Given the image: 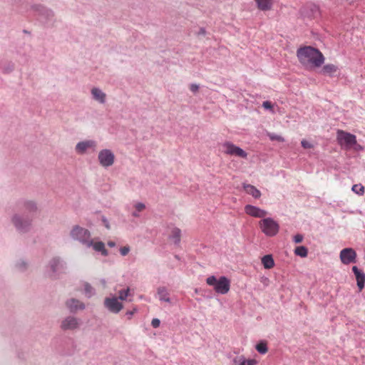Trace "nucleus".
<instances>
[{
  "label": "nucleus",
  "mask_w": 365,
  "mask_h": 365,
  "mask_svg": "<svg viewBox=\"0 0 365 365\" xmlns=\"http://www.w3.org/2000/svg\"><path fill=\"white\" fill-rule=\"evenodd\" d=\"M297 56L300 63L305 68H319L324 62L322 52L312 46L299 48L297 51Z\"/></svg>",
  "instance_id": "f257e3e1"
},
{
  "label": "nucleus",
  "mask_w": 365,
  "mask_h": 365,
  "mask_svg": "<svg viewBox=\"0 0 365 365\" xmlns=\"http://www.w3.org/2000/svg\"><path fill=\"white\" fill-rule=\"evenodd\" d=\"M10 220L18 232L25 234L31 230L34 220L29 215L19 211L11 215Z\"/></svg>",
  "instance_id": "f03ea898"
},
{
  "label": "nucleus",
  "mask_w": 365,
  "mask_h": 365,
  "mask_svg": "<svg viewBox=\"0 0 365 365\" xmlns=\"http://www.w3.org/2000/svg\"><path fill=\"white\" fill-rule=\"evenodd\" d=\"M66 262L60 257L51 258L46 266V274L51 279H57L60 274L66 272Z\"/></svg>",
  "instance_id": "7ed1b4c3"
},
{
  "label": "nucleus",
  "mask_w": 365,
  "mask_h": 365,
  "mask_svg": "<svg viewBox=\"0 0 365 365\" xmlns=\"http://www.w3.org/2000/svg\"><path fill=\"white\" fill-rule=\"evenodd\" d=\"M206 283L220 294H226L230 289V280L225 276H221L218 279L214 275L210 276L206 279Z\"/></svg>",
  "instance_id": "20e7f679"
},
{
  "label": "nucleus",
  "mask_w": 365,
  "mask_h": 365,
  "mask_svg": "<svg viewBox=\"0 0 365 365\" xmlns=\"http://www.w3.org/2000/svg\"><path fill=\"white\" fill-rule=\"evenodd\" d=\"M70 235L73 240L78 241L86 247H91L92 239L88 230L76 225L71 229Z\"/></svg>",
  "instance_id": "39448f33"
},
{
  "label": "nucleus",
  "mask_w": 365,
  "mask_h": 365,
  "mask_svg": "<svg viewBox=\"0 0 365 365\" xmlns=\"http://www.w3.org/2000/svg\"><path fill=\"white\" fill-rule=\"evenodd\" d=\"M261 231L267 237H274L279 230V225L272 217H267L259 222Z\"/></svg>",
  "instance_id": "423d86ee"
},
{
  "label": "nucleus",
  "mask_w": 365,
  "mask_h": 365,
  "mask_svg": "<svg viewBox=\"0 0 365 365\" xmlns=\"http://www.w3.org/2000/svg\"><path fill=\"white\" fill-rule=\"evenodd\" d=\"M30 11L34 15L38 16L42 21H49L53 18L52 10L41 4H33L30 6Z\"/></svg>",
  "instance_id": "0eeeda50"
},
{
  "label": "nucleus",
  "mask_w": 365,
  "mask_h": 365,
  "mask_svg": "<svg viewBox=\"0 0 365 365\" xmlns=\"http://www.w3.org/2000/svg\"><path fill=\"white\" fill-rule=\"evenodd\" d=\"M16 207L20 212L29 215L34 218V215L38 212V205L34 200H21L17 202Z\"/></svg>",
  "instance_id": "6e6552de"
},
{
  "label": "nucleus",
  "mask_w": 365,
  "mask_h": 365,
  "mask_svg": "<svg viewBox=\"0 0 365 365\" xmlns=\"http://www.w3.org/2000/svg\"><path fill=\"white\" fill-rule=\"evenodd\" d=\"M98 160L102 167L107 168L113 165L115 155L110 149H103L98 153Z\"/></svg>",
  "instance_id": "1a4fd4ad"
},
{
  "label": "nucleus",
  "mask_w": 365,
  "mask_h": 365,
  "mask_svg": "<svg viewBox=\"0 0 365 365\" xmlns=\"http://www.w3.org/2000/svg\"><path fill=\"white\" fill-rule=\"evenodd\" d=\"M97 148V142L94 140H84L77 143L75 151L78 155H85L88 151L95 152Z\"/></svg>",
  "instance_id": "9d476101"
},
{
  "label": "nucleus",
  "mask_w": 365,
  "mask_h": 365,
  "mask_svg": "<svg viewBox=\"0 0 365 365\" xmlns=\"http://www.w3.org/2000/svg\"><path fill=\"white\" fill-rule=\"evenodd\" d=\"M222 147L224 148V153L227 155L237 156L242 158H247V153L244 150L231 142L224 143Z\"/></svg>",
  "instance_id": "9b49d317"
},
{
  "label": "nucleus",
  "mask_w": 365,
  "mask_h": 365,
  "mask_svg": "<svg viewBox=\"0 0 365 365\" xmlns=\"http://www.w3.org/2000/svg\"><path fill=\"white\" fill-rule=\"evenodd\" d=\"M104 307L111 313L118 314L123 308V305L115 296L106 297L104 299Z\"/></svg>",
  "instance_id": "f8f14e48"
},
{
  "label": "nucleus",
  "mask_w": 365,
  "mask_h": 365,
  "mask_svg": "<svg viewBox=\"0 0 365 365\" xmlns=\"http://www.w3.org/2000/svg\"><path fill=\"white\" fill-rule=\"evenodd\" d=\"M337 140L341 145H344L347 148H351L354 145L356 144V138L354 135L342 130L338 131Z\"/></svg>",
  "instance_id": "ddd939ff"
},
{
  "label": "nucleus",
  "mask_w": 365,
  "mask_h": 365,
  "mask_svg": "<svg viewBox=\"0 0 365 365\" xmlns=\"http://www.w3.org/2000/svg\"><path fill=\"white\" fill-rule=\"evenodd\" d=\"M81 324L80 319L73 316H68L62 320L60 327L63 331L75 330L78 329Z\"/></svg>",
  "instance_id": "4468645a"
},
{
  "label": "nucleus",
  "mask_w": 365,
  "mask_h": 365,
  "mask_svg": "<svg viewBox=\"0 0 365 365\" xmlns=\"http://www.w3.org/2000/svg\"><path fill=\"white\" fill-rule=\"evenodd\" d=\"M356 257V253L352 248H344L340 252V259L344 264L354 262Z\"/></svg>",
  "instance_id": "2eb2a0df"
},
{
  "label": "nucleus",
  "mask_w": 365,
  "mask_h": 365,
  "mask_svg": "<svg viewBox=\"0 0 365 365\" xmlns=\"http://www.w3.org/2000/svg\"><path fill=\"white\" fill-rule=\"evenodd\" d=\"M65 304L71 313H76L78 310H83L86 308V305L83 302L75 298L67 299Z\"/></svg>",
  "instance_id": "dca6fc26"
},
{
  "label": "nucleus",
  "mask_w": 365,
  "mask_h": 365,
  "mask_svg": "<svg viewBox=\"0 0 365 365\" xmlns=\"http://www.w3.org/2000/svg\"><path fill=\"white\" fill-rule=\"evenodd\" d=\"M245 212L252 217L259 218L264 217L267 214L266 210L251 205L245 207Z\"/></svg>",
  "instance_id": "f3484780"
},
{
  "label": "nucleus",
  "mask_w": 365,
  "mask_h": 365,
  "mask_svg": "<svg viewBox=\"0 0 365 365\" xmlns=\"http://www.w3.org/2000/svg\"><path fill=\"white\" fill-rule=\"evenodd\" d=\"M92 99L100 104H104L106 102V94L99 88L93 87L91 90Z\"/></svg>",
  "instance_id": "a211bd4d"
},
{
  "label": "nucleus",
  "mask_w": 365,
  "mask_h": 365,
  "mask_svg": "<svg viewBox=\"0 0 365 365\" xmlns=\"http://www.w3.org/2000/svg\"><path fill=\"white\" fill-rule=\"evenodd\" d=\"M352 272L355 275L357 286L359 290H361L364 287L365 273L362 270L359 269L356 266H354L352 267Z\"/></svg>",
  "instance_id": "6ab92c4d"
},
{
  "label": "nucleus",
  "mask_w": 365,
  "mask_h": 365,
  "mask_svg": "<svg viewBox=\"0 0 365 365\" xmlns=\"http://www.w3.org/2000/svg\"><path fill=\"white\" fill-rule=\"evenodd\" d=\"M157 294L158 296L159 300L161 302H165L168 303L171 302V299L170 298V294L168 290L165 287H160L158 288Z\"/></svg>",
  "instance_id": "aec40b11"
},
{
  "label": "nucleus",
  "mask_w": 365,
  "mask_h": 365,
  "mask_svg": "<svg viewBox=\"0 0 365 365\" xmlns=\"http://www.w3.org/2000/svg\"><path fill=\"white\" fill-rule=\"evenodd\" d=\"M235 365H256L257 361L255 359H246L243 356H236L232 360Z\"/></svg>",
  "instance_id": "412c9836"
},
{
  "label": "nucleus",
  "mask_w": 365,
  "mask_h": 365,
  "mask_svg": "<svg viewBox=\"0 0 365 365\" xmlns=\"http://www.w3.org/2000/svg\"><path fill=\"white\" fill-rule=\"evenodd\" d=\"M255 1L261 11H269L273 5L272 0H255Z\"/></svg>",
  "instance_id": "4be33fe9"
},
{
  "label": "nucleus",
  "mask_w": 365,
  "mask_h": 365,
  "mask_svg": "<svg viewBox=\"0 0 365 365\" xmlns=\"http://www.w3.org/2000/svg\"><path fill=\"white\" fill-rule=\"evenodd\" d=\"M91 247L93 248V250L95 251L101 252V254L103 256L106 257V256L108 255V252L105 248V245H104V243L103 242H94L93 240H92Z\"/></svg>",
  "instance_id": "5701e85b"
},
{
  "label": "nucleus",
  "mask_w": 365,
  "mask_h": 365,
  "mask_svg": "<svg viewBox=\"0 0 365 365\" xmlns=\"http://www.w3.org/2000/svg\"><path fill=\"white\" fill-rule=\"evenodd\" d=\"M244 189L247 194L252 195L255 199H258L261 196V192L252 185H245Z\"/></svg>",
  "instance_id": "b1692460"
},
{
  "label": "nucleus",
  "mask_w": 365,
  "mask_h": 365,
  "mask_svg": "<svg viewBox=\"0 0 365 365\" xmlns=\"http://www.w3.org/2000/svg\"><path fill=\"white\" fill-rule=\"evenodd\" d=\"M170 239L173 241L174 244L178 245L180 242L181 230L178 227H173L169 236Z\"/></svg>",
  "instance_id": "393cba45"
},
{
  "label": "nucleus",
  "mask_w": 365,
  "mask_h": 365,
  "mask_svg": "<svg viewBox=\"0 0 365 365\" xmlns=\"http://www.w3.org/2000/svg\"><path fill=\"white\" fill-rule=\"evenodd\" d=\"M338 71V67L334 64H326L323 66L322 69V73L323 74L329 75L332 76L336 71Z\"/></svg>",
  "instance_id": "a878e982"
},
{
  "label": "nucleus",
  "mask_w": 365,
  "mask_h": 365,
  "mask_svg": "<svg viewBox=\"0 0 365 365\" xmlns=\"http://www.w3.org/2000/svg\"><path fill=\"white\" fill-rule=\"evenodd\" d=\"M262 264L265 269H271L274 266V261L271 255H264L262 258Z\"/></svg>",
  "instance_id": "bb28decb"
},
{
  "label": "nucleus",
  "mask_w": 365,
  "mask_h": 365,
  "mask_svg": "<svg viewBox=\"0 0 365 365\" xmlns=\"http://www.w3.org/2000/svg\"><path fill=\"white\" fill-rule=\"evenodd\" d=\"M0 69L4 73H10L14 69V63L11 61L4 62L1 65Z\"/></svg>",
  "instance_id": "cd10ccee"
},
{
  "label": "nucleus",
  "mask_w": 365,
  "mask_h": 365,
  "mask_svg": "<svg viewBox=\"0 0 365 365\" xmlns=\"http://www.w3.org/2000/svg\"><path fill=\"white\" fill-rule=\"evenodd\" d=\"M129 297H133V294L130 293V289L127 287L118 292V297L117 298L118 300L125 301Z\"/></svg>",
  "instance_id": "c85d7f7f"
},
{
  "label": "nucleus",
  "mask_w": 365,
  "mask_h": 365,
  "mask_svg": "<svg viewBox=\"0 0 365 365\" xmlns=\"http://www.w3.org/2000/svg\"><path fill=\"white\" fill-rule=\"evenodd\" d=\"M83 289L84 294L88 298H91L96 294L95 289L88 282L83 284Z\"/></svg>",
  "instance_id": "c756f323"
},
{
  "label": "nucleus",
  "mask_w": 365,
  "mask_h": 365,
  "mask_svg": "<svg viewBox=\"0 0 365 365\" xmlns=\"http://www.w3.org/2000/svg\"><path fill=\"white\" fill-rule=\"evenodd\" d=\"M294 254L301 257H306L308 255V249L304 246L297 247L294 250Z\"/></svg>",
  "instance_id": "7c9ffc66"
},
{
  "label": "nucleus",
  "mask_w": 365,
  "mask_h": 365,
  "mask_svg": "<svg viewBox=\"0 0 365 365\" xmlns=\"http://www.w3.org/2000/svg\"><path fill=\"white\" fill-rule=\"evenodd\" d=\"M135 211L132 213V215L135 217L140 216L139 212L143 211L145 208V205L143 202H138L135 205Z\"/></svg>",
  "instance_id": "2f4dec72"
},
{
  "label": "nucleus",
  "mask_w": 365,
  "mask_h": 365,
  "mask_svg": "<svg viewBox=\"0 0 365 365\" xmlns=\"http://www.w3.org/2000/svg\"><path fill=\"white\" fill-rule=\"evenodd\" d=\"M28 266V262L24 259H20L16 264V268L21 272L25 271L27 269Z\"/></svg>",
  "instance_id": "473e14b6"
},
{
  "label": "nucleus",
  "mask_w": 365,
  "mask_h": 365,
  "mask_svg": "<svg viewBox=\"0 0 365 365\" xmlns=\"http://www.w3.org/2000/svg\"><path fill=\"white\" fill-rule=\"evenodd\" d=\"M352 191L359 195H362L364 192V187L361 184L354 185L351 188Z\"/></svg>",
  "instance_id": "72a5a7b5"
},
{
  "label": "nucleus",
  "mask_w": 365,
  "mask_h": 365,
  "mask_svg": "<svg viewBox=\"0 0 365 365\" xmlns=\"http://www.w3.org/2000/svg\"><path fill=\"white\" fill-rule=\"evenodd\" d=\"M256 349L261 354H264L267 352V344L264 342H260L256 345Z\"/></svg>",
  "instance_id": "f704fd0d"
},
{
  "label": "nucleus",
  "mask_w": 365,
  "mask_h": 365,
  "mask_svg": "<svg viewBox=\"0 0 365 365\" xmlns=\"http://www.w3.org/2000/svg\"><path fill=\"white\" fill-rule=\"evenodd\" d=\"M267 136L272 141L273 140H277V141H279V142H284V139L283 137H282L281 135H277L276 133H267Z\"/></svg>",
  "instance_id": "c9c22d12"
},
{
  "label": "nucleus",
  "mask_w": 365,
  "mask_h": 365,
  "mask_svg": "<svg viewBox=\"0 0 365 365\" xmlns=\"http://www.w3.org/2000/svg\"><path fill=\"white\" fill-rule=\"evenodd\" d=\"M130 250V249L129 246H124L120 248V253L122 256H126L129 253Z\"/></svg>",
  "instance_id": "e433bc0d"
},
{
  "label": "nucleus",
  "mask_w": 365,
  "mask_h": 365,
  "mask_svg": "<svg viewBox=\"0 0 365 365\" xmlns=\"http://www.w3.org/2000/svg\"><path fill=\"white\" fill-rule=\"evenodd\" d=\"M301 145L304 148H306V149L313 148V145L304 139L301 141Z\"/></svg>",
  "instance_id": "4c0bfd02"
},
{
  "label": "nucleus",
  "mask_w": 365,
  "mask_h": 365,
  "mask_svg": "<svg viewBox=\"0 0 365 365\" xmlns=\"http://www.w3.org/2000/svg\"><path fill=\"white\" fill-rule=\"evenodd\" d=\"M293 240L295 243H300L303 240V235L297 234L294 236Z\"/></svg>",
  "instance_id": "58836bf2"
},
{
  "label": "nucleus",
  "mask_w": 365,
  "mask_h": 365,
  "mask_svg": "<svg viewBox=\"0 0 365 365\" xmlns=\"http://www.w3.org/2000/svg\"><path fill=\"white\" fill-rule=\"evenodd\" d=\"M199 88H200L199 85L196 84V83H192L190 86V89L193 93L197 92L199 90Z\"/></svg>",
  "instance_id": "ea45409f"
},
{
  "label": "nucleus",
  "mask_w": 365,
  "mask_h": 365,
  "mask_svg": "<svg viewBox=\"0 0 365 365\" xmlns=\"http://www.w3.org/2000/svg\"><path fill=\"white\" fill-rule=\"evenodd\" d=\"M160 319H158L157 318L153 319V320L151 322V325L153 326V327L158 328L160 326Z\"/></svg>",
  "instance_id": "a19ab883"
},
{
  "label": "nucleus",
  "mask_w": 365,
  "mask_h": 365,
  "mask_svg": "<svg viewBox=\"0 0 365 365\" xmlns=\"http://www.w3.org/2000/svg\"><path fill=\"white\" fill-rule=\"evenodd\" d=\"M262 106L265 108V109H270L272 108V105L271 103V102L269 101H264L263 103H262Z\"/></svg>",
  "instance_id": "79ce46f5"
},
{
  "label": "nucleus",
  "mask_w": 365,
  "mask_h": 365,
  "mask_svg": "<svg viewBox=\"0 0 365 365\" xmlns=\"http://www.w3.org/2000/svg\"><path fill=\"white\" fill-rule=\"evenodd\" d=\"M108 246L110 247H114L115 246V242L113 241H108Z\"/></svg>",
  "instance_id": "37998d69"
},
{
  "label": "nucleus",
  "mask_w": 365,
  "mask_h": 365,
  "mask_svg": "<svg viewBox=\"0 0 365 365\" xmlns=\"http://www.w3.org/2000/svg\"><path fill=\"white\" fill-rule=\"evenodd\" d=\"M354 145H355V148H354L355 150H363V147L361 145H360L357 143Z\"/></svg>",
  "instance_id": "c03bdc74"
},
{
  "label": "nucleus",
  "mask_w": 365,
  "mask_h": 365,
  "mask_svg": "<svg viewBox=\"0 0 365 365\" xmlns=\"http://www.w3.org/2000/svg\"><path fill=\"white\" fill-rule=\"evenodd\" d=\"M199 35H205V29L203 28H200V31L198 32Z\"/></svg>",
  "instance_id": "a18cd8bd"
},
{
  "label": "nucleus",
  "mask_w": 365,
  "mask_h": 365,
  "mask_svg": "<svg viewBox=\"0 0 365 365\" xmlns=\"http://www.w3.org/2000/svg\"><path fill=\"white\" fill-rule=\"evenodd\" d=\"M103 222L105 223V226L106 227V228L109 229L110 228V226H109V223L108 222V220L105 218H103Z\"/></svg>",
  "instance_id": "49530a36"
},
{
  "label": "nucleus",
  "mask_w": 365,
  "mask_h": 365,
  "mask_svg": "<svg viewBox=\"0 0 365 365\" xmlns=\"http://www.w3.org/2000/svg\"><path fill=\"white\" fill-rule=\"evenodd\" d=\"M133 313L134 311H128L127 312L126 314L130 317L133 314Z\"/></svg>",
  "instance_id": "de8ad7c7"
},
{
  "label": "nucleus",
  "mask_w": 365,
  "mask_h": 365,
  "mask_svg": "<svg viewBox=\"0 0 365 365\" xmlns=\"http://www.w3.org/2000/svg\"><path fill=\"white\" fill-rule=\"evenodd\" d=\"M101 284H102L103 286H106V279H101Z\"/></svg>",
  "instance_id": "09e8293b"
}]
</instances>
